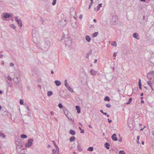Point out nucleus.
<instances>
[{
    "label": "nucleus",
    "instance_id": "obj_26",
    "mask_svg": "<svg viewBox=\"0 0 154 154\" xmlns=\"http://www.w3.org/2000/svg\"><path fill=\"white\" fill-rule=\"evenodd\" d=\"M98 34V32H94L92 35V36L94 37H96Z\"/></svg>",
    "mask_w": 154,
    "mask_h": 154
},
{
    "label": "nucleus",
    "instance_id": "obj_13",
    "mask_svg": "<svg viewBox=\"0 0 154 154\" xmlns=\"http://www.w3.org/2000/svg\"><path fill=\"white\" fill-rule=\"evenodd\" d=\"M104 146L105 147L108 149H109L110 144L107 142H106L105 143Z\"/></svg>",
    "mask_w": 154,
    "mask_h": 154
},
{
    "label": "nucleus",
    "instance_id": "obj_3",
    "mask_svg": "<svg viewBox=\"0 0 154 154\" xmlns=\"http://www.w3.org/2000/svg\"><path fill=\"white\" fill-rule=\"evenodd\" d=\"M13 80L15 82V84L18 85L20 81V76L17 77H16L13 79Z\"/></svg>",
    "mask_w": 154,
    "mask_h": 154
},
{
    "label": "nucleus",
    "instance_id": "obj_43",
    "mask_svg": "<svg viewBox=\"0 0 154 154\" xmlns=\"http://www.w3.org/2000/svg\"><path fill=\"white\" fill-rule=\"evenodd\" d=\"M106 106L107 107H110L111 106V105L110 103L107 104Z\"/></svg>",
    "mask_w": 154,
    "mask_h": 154
},
{
    "label": "nucleus",
    "instance_id": "obj_30",
    "mask_svg": "<svg viewBox=\"0 0 154 154\" xmlns=\"http://www.w3.org/2000/svg\"><path fill=\"white\" fill-rule=\"evenodd\" d=\"M21 137L23 138H27V136L25 134H21L20 136Z\"/></svg>",
    "mask_w": 154,
    "mask_h": 154
},
{
    "label": "nucleus",
    "instance_id": "obj_63",
    "mask_svg": "<svg viewBox=\"0 0 154 154\" xmlns=\"http://www.w3.org/2000/svg\"><path fill=\"white\" fill-rule=\"evenodd\" d=\"M103 114L104 115H107V113H106V112H104L103 113Z\"/></svg>",
    "mask_w": 154,
    "mask_h": 154
},
{
    "label": "nucleus",
    "instance_id": "obj_46",
    "mask_svg": "<svg viewBox=\"0 0 154 154\" xmlns=\"http://www.w3.org/2000/svg\"><path fill=\"white\" fill-rule=\"evenodd\" d=\"M141 81V79H139L138 82V85H142Z\"/></svg>",
    "mask_w": 154,
    "mask_h": 154
},
{
    "label": "nucleus",
    "instance_id": "obj_37",
    "mask_svg": "<svg viewBox=\"0 0 154 154\" xmlns=\"http://www.w3.org/2000/svg\"><path fill=\"white\" fill-rule=\"evenodd\" d=\"M55 146L56 147V149L55 150H56V151H58V152H59V148L57 146Z\"/></svg>",
    "mask_w": 154,
    "mask_h": 154
},
{
    "label": "nucleus",
    "instance_id": "obj_31",
    "mask_svg": "<svg viewBox=\"0 0 154 154\" xmlns=\"http://www.w3.org/2000/svg\"><path fill=\"white\" fill-rule=\"evenodd\" d=\"M147 83L149 85L150 87H151V86H152V82L151 81H148L147 82Z\"/></svg>",
    "mask_w": 154,
    "mask_h": 154
},
{
    "label": "nucleus",
    "instance_id": "obj_54",
    "mask_svg": "<svg viewBox=\"0 0 154 154\" xmlns=\"http://www.w3.org/2000/svg\"><path fill=\"white\" fill-rule=\"evenodd\" d=\"M108 122L109 123H111L112 122V120H109V119H108Z\"/></svg>",
    "mask_w": 154,
    "mask_h": 154
},
{
    "label": "nucleus",
    "instance_id": "obj_15",
    "mask_svg": "<svg viewBox=\"0 0 154 154\" xmlns=\"http://www.w3.org/2000/svg\"><path fill=\"white\" fill-rule=\"evenodd\" d=\"M76 109L77 110V113H80L81 111L79 106H76Z\"/></svg>",
    "mask_w": 154,
    "mask_h": 154
},
{
    "label": "nucleus",
    "instance_id": "obj_52",
    "mask_svg": "<svg viewBox=\"0 0 154 154\" xmlns=\"http://www.w3.org/2000/svg\"><path fill=\"white\" fill-rule=\"evenodd\" d=\"M83 17V15H82V14H81L80 15V17H79V18L80 19H82V18Z\"/></svg>",
    "mask_w": 154,
    "mask_h": 154
},
{
    "label": "nucleus",
    "instance_id": "obj_9",
    "mask_svg": "<svg viewBox=\"0 0 154 154\" xmlns=\"http://www.w3.org/2000/svg\"><path fill=\"white\" fill-rule=\"evenodd\" d=\"M4 18H10L11 17V15L8 14H5L3 16Z\"/></svg>",
    "mask_w": 154,
    "mask_h": 154
},
{
    "label": "nucleus",
    "instance_id": "obj_36",
    "mask_svg": "<svg viewBox=\"0 0 154 154\" xmlns=\"http://www.w3.org/2000/svg\"><path fill=\"white\" fill-rule=\"evenodd\" d=\"M149 73L150 74V75H154V71H151L149 72Z\"/></svg>",
    "mask_w": 154,
    "mask_h": 154
},
{
    "label": "nucleus",
    "instance_id": "obj_45",
    "mask_svg": "<svg viewBox=\"0 0 154 154\" xmlns=\"http://www.w3.org/2000/svg\"><path fill=\"white\" fill-rule=\"evenodd\" d=\"M93 3L91 2L88 7V8L89 9H90Z\"/></svg>",
    "mask_w": 154,
    "mask_h": 154
},
{
    "label": "nucleus",
    "instance_id": "obj_7",
    "mask_svg": "<svg viewBox=\"0 0 154 154\" xmlns=\"http://www.w3.org/2000/svg\"><path fill=\"white\" fill-rule=\"evenodd\" d=\"M112 138L114 141H117L118 139L116 137V134H114L112 136Z\"/></svg>",
    "mask_w": 154,
    "mask_h": 154
},
{
    "label": "nucleus",
    "instance_id": "obj_27",
    "mask_svg": "<svg viewBox=\"0 0 154 154\" xmlns=\"http://www.w3.org/2000/svg\"><path fill=\"white\" fill-rule=\"evenodd\" d=\"M137 36H138V35L136 33H134L133 35V37L135 38H137Z\"/></svg>",
    "mask_w": 154,
    "mask_h": 154
},
{
    "label": "nucleus",
    "instance_id": "obj_39",
    "mask_svg": "<svg viewBox=\"0 0 154 154\" xmlns=\"http://www.w3.org/2000/svg\"><path fill=\"white\" fill-rule=\"evenodd\" d=\"M64 83V85H65V86L67 85H69V84H68L67 83V80H65Z\"/></svg>",
    "mask_w": 154,
    "mask_h": 154
},
{
    "label": "nucleus",
    "instance_id": "obj_62",
    "mask_svg": "<svg viewBox=\"0 0 154 154\" xmlns=\"http://www.w3.org/2000/svg\"><path fill=\"white\" fill-rule=\"evenodd\" d=\"M94 22L95 23H96L97 22V21H96V20L95 19H94L93 20Z\"/></svg>",
    "mask_w": 154,
    "mask_h": 154
},
{
    "label": "nucleus",
    "instance_id": "obj_28",
    "mask_svg": "<svg viewBox=\"0 0 154 154\" xmlns=\"http://www.w3.org/2000/svg\"><path fill=\"white\" fill-rule=\"evenodd\" d=\"M10 26L11 28L14 29H15L16 28V26L13 24H11Z\"/></svg>",
    "mask_w": 154,
    "mask_h": 154
},
{
    "label": "nucleus",
    "instance_id": "obj_60",
    "mask_svg": "<svg viewBox=\"0 0 154 154\" xmlns=\"http://www.w3.org/2000/svg\"><path fill=\"white\" fill-rule=\"evenodd\" d=\"M89 127L91 128H92V126L91 125H89Z\"/></svg>",
    "mask_w": 154,
    "mask_h": 154
},
{
    "label": "nucleus",
    "instance_id": "obj_6",
    "mask_svg": "<svg viewBox=\"0 0 154 154\" xmlns=\"http://www.w3.org/2000/svg\"><path fill=\"white\" fill-rule=\"evenodd\" d=\"M66 87L68 90L71 93H73L74 92L73 90L71 87L69 85L66 86Z\"/></svg>",
    "mask_w": 154,
    "mask_h": 154
},
{
    "label": "nucleus",
    "instance_id": "obj_32",
    "mask_svg": "<svg viewBox=\"0 0 154 154\" xmlns=\"http://www.w3.org/2000/svg\"><path fill=\"white\" fill-rule=\"evenodd\" d=\"M119 154H125V153L124 150H120L119 152Z\"/></svg>",
    "mask_w": 154,
    "mask_h": 154
},
{
    "label": "nucleus",
    "instance_id": "obj_20",
    "mask_svg": "<svg viewBox=\"0 0 154 154\" xmlns=\"http://www.w3.org/2000/svg\"><path fill=\"white\" fill-rule=\"evenodd\" d=\"M102 4H99L97 6V11H98L100 10V8L102 6Z\"/></svg>",
    "mask_w": 154,
    "mask_h": 154
},
{
    "label": "nucleus",
    "instance_id": "obj_1",
    "mask_svg": "<svg viewBox=\"0 0 154 154\" xmlns=\"http://www.w3.org/2000/svg\"><path fill=\"white\" fill-rule=\"evenodd\" d=\"M65 44L66 45L68 46H70L72 43V40L71 38L68 37L67 38H65Z\"/></svg>",
    "mask_w": 154,
    "mask_h": 154
},
{
    "label": "nucleus",
    "instance_id": "obj_17",
    "mask_svg": "<svg viewBox=\"0 0 154 154\" xmlns=\"http://www.w3.org/2000/svg\"><path fill=\"white\" fill-rule=\"evenodd\" d=\"M75 140V138L74 136L71 137L69 139V140L70 142H72V141Z\"/></svg>",
    "mask_w": 154,
    "mask_h": 154
},
{
    "label": "nucleus",
    "instance_id": "obj_34",
    "mask_svg": "<svg viewBox=\"0 0 154 154\" xmlns=\"http://www.w3.org/2000/svg\"><path fill=\"white\" fill-rule=\"evenodd\" d=\"M0 137H2L3 138H5L6 136L4 135L2 133H0Z\"/></svg>",
    "mask_w": 154,
    "mask_h": 154
},
{
    "label": "nucleus",
    "instance_id": "obj_61",
    "mask_svg": "<svg viewBox=\"0 0 154 154\" xmlns=\"http://www.w3.org/2000/svg\"><path fill=\"white\" fill-rule=\"evenodd\" d=\"M100 112L101 113H102L103 114V113L104 112L103 111V110H100Z\"/></svg>",
    "mask_w": 154,
    "mask_h": 154
},
{
    "label": "nucleus",
    "instance_id": "obj_53",
    "mask_svg": "<svg viewBox=\"0 0 154 154\" xmlns=\"http://www.w3.org/2000/svg\"><path fill=\"white\" fill-rule=\"evenodd\" d=\"M81 133H84V130H81Z\"/></svg>",
    "mask_w": 154,
    "mask_h": 154
},
{
    "label": "nucleus",
    "instance_id": "obj_2",
    "mask_svg": "<svg viewBox=\"0 0 154 154\" xmlns=\"http://www.w3.org/2000/svg\"><path fill=\"white\" fill-rule=\"evenodd\" d=\"M33 139H29L27 142L25 144V146L26 147H30L32 144V142L33 141Z\"/></svg>",
    "mask_w": 154,
    "mask_h": 154
},
{
    "label": "nucleus",
    "instance_id": "obj_38",
    "mask_svg": "<svg viewBox=\"0 0 154 154\" xmlns=\"http://www.w3.org/2000/svg\"><path fill=\"white\" fill-rule=\"evenodd\" d=\"M53 2L52 3V5H54L56 4V0H53Z\"/></svg>",
    "mask_w": 154,
    "mask_h": 154
},
{
    "label": "nucleus",
    "instance_id": "obj_35",
    "mask_svg": "<svg viewBox=\"0 0 154 154\" xmlns=\"http://www.w3.org/2000/svg\"><path fill=\"white\" fill-rule=\"evenodd\" d=\"M78 149L79 151V152H81L82 151V149L81 147L80 146H78Z\"/></svg>",
    "mask_w": 154,
    "mask_h": 154
},
{
    "label": "nucleus",
    "instance_id": "obj_42",
    "mask_svg": "<svg viewBox=\"0 0 154 154\" xmlns=\"http://www.w3.org/2000/svg\"><path fill=\"white\" fill-rule=\"evenodd\" d=\"M58 107L60 108H62L63 107V106L62 104L61 103H60L58 104Z\"/></svg>",
    "mask_w": 154,
    "mask_h": 154
},
{
    "label": "nucleus",
    "instance_id": "obj_12",
    "mask_svg": "<svg viewBox=\"0 0 154 154\" xmlns=\"http://www.w3.org/2000/svg\"><path fill=\"white\" fill-rule=\"evenodd\" d=\"M85 39L86 41L88 42H90L91 41V38L89 35H87L85 37Z\"/></svg>",
    "mask_w": 154,
    "mask_h": 154
},
{
    "label": "nucleus",
    "instance_id": "obj_33",
    "mask_svg": "<svg viewBox=\"0 0 154 154\" xmlns=\"http://www.w3.org/2000/svg\"><path fill=\"white\" fill-rule=\"evenodd\" d=\"M112 45L113 46L116 47L117 46V44L116 41H114L112 44Z\"/></svg>",
    "mask_w": 154,
    "mask_h": 154
},
{
    "label": "nucleus",
    "instance_id": "obj_10",
    "mask_svg": "<svg viewBox=\"0 0 154 154\" xmlns=\"http://www.w3.org/2000/svg\"><path fill=\"white\" fill-rule=\"evenodd\" d=\"M54 83L57 86H59L61 84V82L58 80H55L54 82Z\"/></svg>",
    "mask_w": 154,
    "mask_h": 154
},
{
    "label": "nucleus",
    "instance_id": "obj_16",
    "mask_svg": "<svg viewBox=\"0 0 154 154\" xmlns=\"http://www.w3.org/2000/svg\"><path fill=\"white\" fill-rule=\"evenodd\" d=\"M89 53H87L86 55V58H89V55H91V51H89Z\"/></svg>",
    "mask_w": 154,
    "mask_h": 154
},
{
    "label": "nucleus",
    "instance_id": "obj_25",
    "mask_svg": "<svg viewBox=\"0 0 154 154\" xmlns=\"http://www.w3.org/2000/svg\"><path fill=\"white\" fill-rule=\"evenodd\" d=\"M19 26L20 27H21L22 26V24L21 22V20H20V21H19L18 22H17Z\"/></svg>",
    "mask_w": 154,
    "mask_h": 154
},
{
    "label": "nucleus",
    "instance_id": "obj_22",
    "mask_svg": "<svg viewBox=\"0 0 154 154\" xmlns=\"http://www.w3.org/2000/svg\"><path fill=\"white\" fill-rule=\"evenodd\" d=\"M147 76L150 79H152V75L149 73H148L147 75Z\"/></svg>",
    "mask_w": 154,
    "mask_h": 154
},
{
    "label": "nucleus",
    "instance_id": "obj_19",
    "mask_svg": "<svg viewBox=\"0 0 154 154\" xmlns=\"http://www.w3.org/2000/svg\"><path fill=\"white\" fill-rule=\"evenodd\" d=\"M132 100V98H129L128 101L126 103V104L127 105L131 103Z\"/></svg>",
    "mask_w": 154,
    "mask_h": 154
},
{
    "label": "nucleus",
    "instance_id": "obj_4",
    "mask_svg": "<svg viewBox=\"0 0 154 154\" xmlns=\"http://www.w3.org/2000/svg\"><path fill=\"white\" fill-rule=\"evenodd\" d=\"M66 23V20L64 19H62L59 21L58 24L60 26H64Z\"/></svg>",
    "mask_w": 154,
    "mask_h": 154
},
{
    "label": "nucleus",
    "instance_id": "obj_18",
    "mask_svg": "<svg viewBox=\"0 0 154 154\" xmlns=\"http://www.w3.org/2000/svg\"><path fill=\"white\" fill-rule=\"evenodd\" d=\"M52 154H59V152L58 151H56L55 149H53L52 150Z\"/></svg>",
    "mask_w": 154,
    "mask_h": 154
},
{
    "label": "nucleus",
    "instance_id": "obj_47",
    "mask_svg": "<svg viewBox=\"0 0 154 154\" xmlns=\"http://www.w3.org/2000/svg\"><path fill=\"white\" fill-rule=\"evenodd\" d=\"M10 66H14V64L13 63H11L10 64Z\"/></svg>",
    "mask_w": 154,
    "mask_h": 154
},
{
    "label": "nucleus",
    "instance_id": "obj_56",
    "mask_svg": "<svg viewBox=\"0 0 154 154\" xmlns=\"http://www.w3.org/2000/svg\"><path fill=\"white\" fill-rule=\"evenodd\" d=\"M137 140H139L140 139V137L139 136H137Z\"/></svg>",
    "mask_w": 154,
    "mask_h": 154
},
{
    "label": "nucleus",
    "instance_id": "obj_11",
    "mask_svg": "<svg viewBox=\"0 0 154 154\" xmlns=\"http://www.w3.org/2000/svg\"><path fill=\"white\" fill-rule=\"evenodd\" d=\"M90 72L92 75H95L96 74L97 72L94 69H92L90 71Z\"/></svg>",
    "mask_w": 154,
    "mask_h": 154
},
{
    "label": "nucleus",
    "instance_id": "obj_55",
    "mask_svg": "<svg viewBox=\"0 0 154 154\" xmlns=\"http://www.w3.org/2000/svg\"><path fill=\"white\" fill-rule=\"evenodd\" d=\"M97 59H95L94 60V63H96V62H97Z\"/></svg>",
    "mask_w": 154,
    "mask_h": 154
},
{
    "label": "nucleus",
    "instance_id": "obj_5",
    "mask_svg": "<svg viewBox=\"0 0 154 154\" xmlns=\"http://www.w3.org/2000/svg\"><path fill=\"white\" fill-rule=\"evenodd\" d=\"M36 30V29H33L32 30V36L33 38V40L35 41V38H36V34L35 33V31Z\"/></svg>",
    "mask_w": 154,
    "mask_h": 154
},
{
    "label": "nucleus",
    "instance_id": "obj_23",
    "mask_svg": "<svg viewBox=\"0 0 154 154\" xmlns=\"http://www.w3.org/2000/svg\"><path fill=\"white\" fill-rule=\"evenodd\" d=\"M105 101H109L110 100V99L109 97L108 96H106L104 98V99Z\"/></svg>",
    "mask_w": 154,
    "mask_h": 154
},
{
    "label": "nucleus",
    "instance_id": "obj_59",
    "mask_svg": "<svg viewBox=\"0 0 154 154\" xmlns=\"http://www.w3.org/2000/svg\"><path fill=\"white\" fill-rule=\"evenodd\" d=\"M141 103H144V101L143 100H141Z\"/></svg>",
    "mask_w": 154,
    "mask_h": 154
},
{
    "label": "nucleus",
    "instance_id": "obj_51",
    "mask_svg": "<svg viewBox=\"0 0 154 154\" xmlns=\"http://www.w3.org/2000/svg\"><path fill=\"white\" fill-rule=\"evenodd\" d=\"M141 86H142V85H139V89H140V90H141V89H142V87H141Z\"/></svg>",
    "mask_w": 154,
    "mask_h": 154
},
{
    "label": "nucleus",
    "instance_id": "obj_64",
    "mask_svg": "<svg viewBox=\"0 0 154 154\" xmlns=\"http://www.w3.org/2000/svg\"><path fill=\"white\" fill-rule=\"evenodd\" d=\"M51 74H54V72H53V70H52V71H51Z\"/></svg>",
    "mask_w": 154,
    "mask_h": 154
},
{
    "label": "nucleus",
    "instance_id": "obj_49",
    "mask_svg": "<svg viewBox=\"0 0 154 154\" xmlns=\"http://www.w3.org/2000/svg\"><path fill=\"white\" fill-rule=\"evenodd\" d=\"M26 107L28 110H29V107L27 104H26Z\"/></svg>",
    "mask_w": 154,
    "mask_h": 154
},
{
    "label": "nucleus",
    "instance_id": "obj_29",
    "mask_svg": "<svg viewBox=\"0 0 154 154\" xmlns=\"http://www.w3.org/2000/svg\"><path fill=\"white\" fill-rule=\"evenodd\" d=\"M15 20L17 22H18L19 21H20V19H18L17 17H14Z\"/></svg>",
    "mask_w": 154,
    "mask_h": 154
},
{
    "label": "nucleus",
    "instance_id": "obj_50",
    "mask_svg": "<svg viewBox=\"0 0 154 154\" xmlns=\"http://www.w3.org/2000/svg\"><path fill=\"white\" fill-rule=\"evenodd\" d=\"M51 115L52 116H53L54 115V112L53 111H51Z\"/></svg>",
    "mask_w": 154,
    "mask_h": 154
},
{
    "label": "nucleus",
    "instance_id": "obj_40",
    "mask_svg": "<svg viewBox=\"0 0 154 154\" xmlns=\"http://www.w3.org/2000/svg\"><path fill=\"white\" fill-rule=\"evenodd\" d=\"M23 102H24V101H23V100L22 99H21L20 100V104L23 105Z\"/></svg>",
    "mask_w": 154,
    "mask_h": 154
},
{
    "label": "nucleus",
    "instance_id": "obj_14",
    "mask_svg": "<svg viewBox=\"0 0 154 154\" xmlns=\"http://www.w3.org/2000/svg\"><path fill=\"white\" fill-rule=\"evenodd\" d=\"M69 133L71 134L72 135H75L76 134L74 130H70Z\"/></svg>",
    "mask_w": 154,
    "mask_h": 154
},
{
    "label": "nucleus",
    "instance_id": "obj_21",
    "mask_svg": "<svg viewBox=\"0 0 154 154\" xmlns=\"http://www.w3.org/2000/svg\"><path fill=\"white\" fill-rule=\"evenodd\" d=\"M53 93L51 91H48L47 93V95L48 96H50Z\"/></svg>",
    "mask_w": 154,
    "mask_h": 154
},
{
    "label": "nucleus",
    "instance_id": "obj_8",
    "mask_svg": "<svg viewBox=\"0 0 154 154\" xmlns=\"http://www.w3.org/2000/svg\"><path fill=\"white\" fill-rule=\"evenodd\" d=\"M45 45L46 47L48 48L50 45V43L49 41H47L45 42Z\"/></svg>",
    "mask_w": 154,
    "mask_h": 154
},
{
    "label": "nucleus",
    "instance_id": "obj_58",
    "mask_svg": "<svg viewBox=\"0 0 154 154\" xmlns=\"http://www.w3.org/2000/svg\"><path fill=\"white\" fill-rule=\"evenodd\" d=\"M3 56V55H2V54H0V58H2V57Z\"/></svg>",
    "mask_w": 154,
    "mask_h": 154
},
{
    "label": "nucleus",
    "instance_id": "obj_57",
    "mask_svg": "<svg viewBox=\"0 0 154 154\" xmlns=\"http://www.w3.org/2000/svg\"><path fill=\"white\" fill-rule=\"evenodd\" d=\"M51 147V146L50 145H48V146H47V147L48 148H50V147Z\"/></svg>",
    "mask_w": 154,
    "mask_h": 154
},
{
    "label": "nucleus",
    "instance_id": "obj_48",
    "mask_svg": "<svg viewBox=\"0 0 154 154\" xmlns=\"http://www.w3.org/2000/svg\"><path fill=\"white\" fill-rule=\"evenodd\" d=\"M52 142V143H53V144L55 146H57L56 145L55 142L54 141H53Z\"/></svg>",
    "mask_w": 154,
    "mask_h": 154
},
{
    "label": "nucleus",
    "instance_id": "obj_41",
    "mask_svg": "<svg viewBox=\"0 0 154 154\" xmlns=\"http://www.w3.org/2000/svg\"><path fill=\"white\" fill-rule=\"evenodd\" d=\"M7 78H8V79L9 80V81H11L12 80V78H11V77L9 76V75H8V77H7Z\"/></svg>",
    "mask_w": 154,
    "mask_h": 154
},
{
    "label": "nucleus",
    "instance_id": "obj_24",
    "mask_svg": "<svg viewBox=\"0 0 154 154\" xmlns=\"http://www.w3.org/2000/svg\"><path fill=\"white\" fill-rule=\"evenodd\" d=\"M87 150L90 151H92L93 150V148L92 147H90Z\"/></svg>",
    "mask_w": 154,
    "mask_h": 154
},
{
    "label": "nucleus",
    "instance_id": "obj_44",
    "mask_svg": "<svg viewBox=\"0 0 154 154\" xmlns=\"http://www.w3.org/2000/svg\"><path fill=\"white\" fill-rule=\"evenodd\" d=\"M117 55V53L116 52H114L113 54V56L114 57H115V58H113L114 59H116V57Z\"/></svg>",
    "mask_w": 154,
    "mask_h": 154
}]
</instances>
